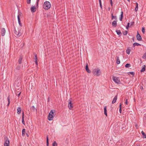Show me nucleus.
<instances>
[{
	"label": "nucleus",
	"instance_id": "25",
	"mask_svg": "<svg viewBox=\"0 0 146 146\" xmlns=\"http://www.w3.org/2000/svg\"><path fill=\"white\" fill-rule=\"evenodd\" d=\"M116 32L118 35H119L121 34V33L120 30H116Z\"/></svg>",
	"mask_w": 146,
	"mask_h": 146
},
{
	"label": "nucleus",
	"instance_id": "31",
	"mask_svg": "<svg viewBox=\"0 0 146 146\" xmlns=\"http://www.w3.org/2000/svg\"><path fill=\"white\" fill-rule=\"evenodd\" d=\"M25 129H23L22 131L23 136H24L25 135Z\"/></svg>",
	"mask_w": 146,
	"mask_h": 146
},
{
	"label": "nucleus",
	"instance_id": "13",
	"mask_svg": "<svg viewBox=\"0 0 146 146\" xmlns=\"http://www.w3.org/2000/svg\"><path fill=\"white\" fill-rule=\"evenodd\" d=\"M117 99V95H116L114 97V98L113 99V100L112 102V104H113L114 103H115L116 102Z\"/></svg>",
	"mask_w": 146,
	"mask_h": 146
},
{
	"label": "nucleus",
	"instance_id": "30",
	"mask_svg": "<svg viewBox=\"0 0 146 146\" xmlns=\"http://www.w3.org/2000/svg\"><path fill=\"white\" fill-rule=\"evenodd\" d=\"M136 6L135 8V11H137L138 9V4L137 3H136Z\"/></svg>",
	"mask_w": 146,
	"mask_h": 146
},
{
	"label": "nucleus",
	"instance_id": "57",
	"mask_svg": "<svg viewBox=\"0 0 146 146\" xmlns=\"http://www.w3.org/2000/svg\"><path fill=\"white\" fill-rule=\"evenodd\" d=\"M26 135H27V137L29 136V134L28 133H26Z\"/></svg>",
	"mask_w": 146,
	"mask_h": 146
},
{
	"label": "nucleus",
	"instance_id": "45",
	"mask_svg": "<svg viewBox=\"0 0 146 146\" xmlns=\"http://www.w3.org/2000/svg\"><path fill=\"white\" fill-rule=\"evenodd\" d=\"M17 17H18V22L19 21H21L20 17H19V15H18Z\"/></svg>",
	"mask_w": 146,
	"mask_h": 146
},
{
	"label": "nucleus",
	"instance_id": "44",
	"mask_svg": "<svg viewBox=\"0 0 146 146\" xmlns=\"http://www.w3.org/2000/svg\"><path fill=\"white\" fill-rule=\"evenodd\" d=\"M134 24V21L131 22V25L130 27H131V26L133 25Z\"/></svg>",
	"mask_w": 146,
	"mask_h": 146
},
{
	"label": "nucleus",
	"instance_id": "38",
	"mask_svg": "<svg viewBox=\"0 0 146 146\" xmlns=\"http://www.w3.org/2000/svg\"><path fill=\"white\" fill-rule=\"evenodd\" d=\"M142 58L144 59H145L146 58V53H144L143 56H142Z\"/></svg>",
	"mask_w": 146,
	"mask_h": 146
},
{
	"label": "nucleus",
	"instance_id": "61",
	"mask_svg": "<svg viewBox=\"0 0 146 146\" xmlns=\"http://www.w3.org/2000/svg\"><path fill=\"white\" fill-rule=\"evenodd\" d=\"M129 2L130 1V0H127Z\"/></svg>",
	"mask_w": 146,
	"mask_h": 146
},
{
	"label": "nucleus",
	"instance_id": "36",
	"mask_svg": "<svg viewBox=\"0 0 146 146\" xmlns=\"http://www.w3.org/2000/svg\"><path fill=\"white\" fill-rule=\"evenodd\" d=\"M142 31L143 34L145 33V27H143L142 28Z\"/></svg>",
	"mask_w": 146,
	"mask_h": 146
},
{
	"label": "nucleus",
	"instance_id": "6",
	"mask_svg": "<svg viewBox=\"0 0 146 146\" xmlns=\"http://www.w3.org/2000/svg\"><path fill=\"white\" fill-rule=\"evenodd\" d=\"M112 79L117 84H120V81L119 79L118 78L113 76L112 77Z\"/></svg>",
	"mask_w": 146,
	"mask_h": 146
},
{
	"label": "nucleus",
	"instance_id": "51",
	"mask_svg": "<svg viewBox=\"0 0 146 146\" xmlns=\"http://www.w3.org/2000/svg\"><path fill=\"white\" fill-rule=\"evenodd\" d=\"M121 108H119V112H120V113H121Z\"/></svg>",
	"mask_w": 146,
	"mask_h": 146
},
{
	"label": "nucleus",
	"instance_id": "11",
	"mask_svg": "<svg viewBox=\"0 0 146 146\" xmlns=\"http://www.w3.org/2000/svg\"><path fill=\"white\" fill-rule=\"evenodd\" d=\"M21 93V92H20V90L19 89H18L16 90L15 92V94L18 97H19L20 95V94Z\"/></svg>",
	"mask_w": 146,
	"mask_h": 146
},
{
	"label": "nucleus",
	"instance_id": "60",
	"mask_svg": "<svg viewBox=\"0 0 146 146\" xmlns=\"http://www.w3.org/2000/svg\"><path fill=\"white\" fill-rule=\"evenodd\" d=\"M136 146H140L139 145H136Z\"/></svg>",
	"mask_w": 146,
	"mask_h": 146
},
{
	"label": "nucleus",
	"instance_id": "56",
	"mask_svg": "<svg viewBox=\"0 0 146 146\" xmlns=\"http://www.w3.org/2000/svg\"><path fill=\"white\" fill-rule=\"evenodd\" d=\"M140 89H142H142H143V87L142 86H141V87Z\"/></svg>",
	"mask_w": 146,
	"mask_h": 146
},
{
	"label": "nucleus",
	"instance_id": "21",
	"mask_svg": "<svg viewBox=\"0 0 146 146\" xmlns=\"http://www.w3.org/2000/svg\"><path fill=\"white\" fill-rule=\"evenodd\" d=\"M141 133L143 135V138H146V134L143 131H142L141 132Z\"/></svg>",
	"mask_w": 146,
	"mask_h": 146
},
{
	"label": "nucleus",
	"instance_id": "59",
	"mask_svg": "<svg viewBox=\"0 0 146 146\" xmlns=\"http://www.w3.org/2000/svg\"><path fill=\"white\" fill-rule=\"evenodd\" d=\"M133 39V42H134V38L133 37L132 38Z\"/></svg>",
	"mask_w": 146,
	"mask_h": 146
},
{
	"label": "nucleus",
	"instance_id": "29",
	"mask_svg": "<svg viewBox=\"0 0 146 146\" xmlns=\"http://www.w3.org/2000/svg\"><path fill=\"white\" fill-rule=\"evenodd\" d=\"M46 143L47 146H49L48 137V135L46 136Z\"/></svg>",
	"mask_w": 146,
	"mask_h": 146
},
{
	"label": "nucleus",
	"instance_id": "23",
	"mask_svg": "<svg viewBox=\"0 0 146 146\" xmlns=\"http://www.w3.org/2000/svg\"><path fill=\"white\" fill-rule=\"evenodd\" d=\"M133 47H134L136 46H141V44L139 43H138L137 42H135L133 44Z\"/></svg>",
	"mask_w": 146,
	"mask_h": 146
},
{
	"label": "nucleus",
	"instance_id": "14",
	"mask_svg": "<svg viewBox=\"0 0 146 146\" xmlns=\"http://www.w3.org/2000/svg\"><path fill=\"white\" fill-rule=\"evenodd\" d=\"M104 114L107 116V106H105L104 108Z\"/></svg>",
	"mask_w": 146,
	"mask_h": 146
},
{
	"label": "nucleus",
	"instance_id": "12",
	"mask_svg": "<svg viewBox=\"0 0 146 146\" xmlns=\"http://www.w3.org/2000/svg\"><path fill=\"white\" fill-rule=\"evenodd\" d=\"M22 123L23 124L25 125V123L24 121V112L23 111L22 115Z\"/></svg>",
	"mask_w": 146,
	"mask_h": 146
},
{
	"label": "nucleus",
	"instance_id": "28",
	"mask_svg": "<svg viewBox=\"0 0 146 146\" xmlns=\"http://www.w3.org/2000/svg\"><path fill=\"white\" fill-rule=\"evenodd\" d=\"M22 57H20L19 59L18 62L19 64H21L22 62Z\"/></svg>",
	"mask_w": 146,
	"mask_h": 146
},
{
	"label": "nucleus",
	"instance_id": "46",
	"mask_svg": "<svg viewBox=\"0 0 146 146\" xmlns=\"http://www.w3.org/2000/svg\"><path fill=\"white\" fill-rule=\"evenodd\" d=\"M31 0H27V3L28 4H29L31 3Z\"/></svg>",
	"mask_w": 146,
	"mask_h": 146
},
{
	"label": "nucleus",
	"instance_id": "62",
	"mask_svg": "<svg viewBox=\"0 0 146 146\" xmlns=\"http://www.w3.org/2000/svg\"><path fill=\"white\" fill-rule=\"evenodd\" d=\"M110 8H109L108 9H109V10H110Z\"/></svg>",
	"mask_w": 146,
	"mask_h": 146
},
{
	"label": "nucleus",
	"instance_id": "42",
	"mask_svg": "<svg viewBox=\"0 0 146 146\" xmlns=\"http://www.w3.org/2000/svg\"><path fill=\"white\" fill-rule=\"evenodd\" d=\"M129 74H130L132 75H133V76L134 75V74H135V73L134 72H130L129 73Z\"/></svg>",
	"mask_w": 146,
	"mask_h": 146
},
{
	"label": "nucleus",
	"instance_id": "40",
	"mask_svg": "<svg viewBox=\"0 0 146 146\" xmlns=\"http://www.w3.org/2000/svg\"><path fill=\"white\" fill-rule=\"evenodd\" d=\"M122 126H123L122 127H121V129H123V130H124V128L125 129V128L124 127L125 126V124L124 123L123 124Z\"/></svg>",
	"mask_w": 146,
	"mask_h": 146
},
{
	"label": "nucleus",
	"instance_id": "20",
	"mask_svg": "<svg viewBox=\"0 0 146 146\" xmlns=\"http://www.w3.org/2000/svg\"><path fill=\"white\" fill-rule=\"evenodd\" d=\"M21 108L20 107L18 108L17 109V113L18 114H19L21 113Z\"/></svg>",
	"mask_w": 146,
	"mask_h": 146
},
{
	"label": "nucleus",
	"instance_id": "10",
	"mask_svg": "<svg viewBox=\"0 0 146 146\" xmlns=\"http://www.w3.org/2000/svg\"><path fill=\"white\" fill-rule=\"evenodd\" d=\"M31 11L32 13H34L36 11V9L35 6H33L31 8Z\"/></svg>",
	"mask_w": 146,
	"mask_h": 146
},
{
	"label": "nucleus",
	"instance_id": "1",
	"mask_svg": "<svg viewBox=\"0 0 146 146\" xmlns=\"http://www.w3.org/2000/svg\"><path fill=\"white\" fill-rule=\"evenodd\" d=\"M51 5L50 3L48 1L44 2L43 5V8L46 10H48L51 7Z\"/></svg>",
	"mask_w": 146,
	"mask_h": 146
},
{
	"label": "nucleus",
	"instance_id": "5",
	"mask_svg": "<svg viewBox=\"0 0 146 146\" xmlns=\"http://www.w3.org/2000/svg\"><path fill=\"white\" fill-rule=\"evenodd\" d=\"M20 68L21 66H17L14 70V72L17 74H20L21 73V71L20 70Z\"/></svg>",
	"mask_w": 146,
	"mask_h": 146
},
{
	"label": "nucleus",
	"instance_id": "41",
	"mask_svg": "<svg viewBox=\"0 0 146 146\" xmlns=\"http://www.w3.org/2000/svg\"><path fill=\"white\" fill-rule=\"evenodd\" d=\"M34 55L35 56V58H34V60H35V61H36V60H37V55L36 54H34Z\"/></svg>",
	"mask_w": 146,
	"mask_h": 146
},
{
	"label": "nucleus",
	"instance_id": "35",
	"mask_svg": "<svg viewBox=\"0 0 146 146\" xmlns=\"http://www.w3.org/2000/svg\"><path fill=\"white\" fill-rule=\"evenodd\" d=\"M86 71L88 73H90L91 72V70L89 69V68H86L85 69Z\"/></svg>",
	"mask_w": 146,
	"mask_h": 146
},
{
	"label": "nucleus",
	"instance_id": "48",
	"mask_svg": "<svg viewBox=\"0 0 146 146\" xmlns=\"http://www.w3.org/2000/svg\"><path fill=\"white\" fill-rule=\"evenodd\" d=\"M88 65L87 63H86V66L85 69L86 68H88Z\"/></svg>",
	"mask_w": 146,
	"mask_h": 146
},
{
	"label": "nucleus",
	"instance_id": "26",
	"mask_svg": "<svg viewBox=\"0 0 146 146\" xmlns=\"http://www.w3.org/2000/svg\"><path fill=\"white\" fill-rule=\"evenodd\" d=\"M117 60L116 61V63L117 64H119L120 63V60L119 59V57L118 56H117Z\"/></svg>",
	"mask_w": 146,
	"mask_h": 146
},
{
	"label": "nucleus",
	"instance_id": "43",
	"mask_svg": "<svg viewBox=\"0 0 146 146\" xmlns=\"http://www.w3.org/2000/svg\"><path fill=\"white\" fill-rule=\"evenodd\" d=\"M110 4L111 5V7L113 6V2H112V0H110Z\"/></svg>",
	"mask_w": 146,
	"mask_h": 146
},
{
	"label": "nucleus",
	"instance_id": "16",
	"mask_svg": "<svg viewBox=\"0 0 146 146\" xmlns=\"http://www.w3.org/2000/svg\"><path fill=\"white\" fill-rule=\"evenodd\" d=\"M112 25L113 27H116L117 26L116 21H114L112 23Z\"/></svg>",
	"mask_w": 146,
	"mask_h": 146
},
{
	"label": "nucleus",
	"instance_id": "2",
	"mask_svg": "<svg viewBox=\"0 0 146 146\" xmlns=\"http://www.w3.org/2000/svg\"><path fill=\"white\" fill-rule=\"evenodd\" d=\"M92 73L94 75L98 76L100 75L101 72L99 68H97L93 70L92 71Z\"/></svg>",
	"mask_w": 146,
	"mask_h": 146
},
{
	"label": "nucleus",
	"instance_id": "37",
	"mask_svg": "<svg viewBox=\"0 0 146 146\" xmlns=\"http://www.w3.org/2000/svg\"><path fill=\"white\" fill-rule=\"evenodd\" d=\"M123 34L124 35H127V31H123Z\"/></svg>",
	"mask_w": 146,
	"mask_h": 146
},
{
	"label": "nucleus",
	"instance_id": "8",
	"mask_svg": "<svg viewBox=\"0 0 146 146\" xmlns=\"http://www.w3.org/2000/svg\"><path fill=\"white\" fill-rule=\"evenodd\" d=\"M137 39L139 41H141L142 38V37L139 33L138 31L137 32V34L136 36Z\"/></svg>",
	"mask_w": 146,
	"mask_h": 146
},
{
	"label": "nucleus",
	"instance_id": "54",
	"mask_svg": "<svg viewBox=\"0 0 146 146\" xmlns=\"http://www.w3.org/2000/svg\"><path fill=\"white\" fill-rule=\"evenodd\" d=\"M121 108V103H120L119 105V108Z\"/></svg>",
	"mask_w": 146,
	"mask_h": 146
},
{
	"label": "nucleus",
	"instance_id": "9",
	"mask_svg": "<svg viewBox=\"0 0 146 146\" xmlns=\"http://www.w3.org/2000/svg\"><path fill=\"white\" fill-rule=\"evenodd\" d=\"M55 116L54 115H52V114H49L48 115V119L49 120L51 121L52 120L53 118Z\"/></svg>",
	"mask_w": 146,
	"mask_h": 146
},
{
	"label": "nucleus",
	"instance_id": "32",
	"mask_svg": "<svg viewBox=\"0 0 146 146\" xmlns=\"http://www.w3.org/2000/svg\"><path fill=\"white\" fill-rule=\"evenodd\" d=\"M55 110H52L50 111L49 114L54 115V113H55Z\"/></svg>",
	"mask_w": 146,
	"mask_h": 146
},
{
	"label": "nucleus",
	"instance_id": "63",
	"mask_svg": "<svg viewBox=\"0 0 146 146\" xmlns=\"http://www.w3.org/2000/svg\"><path fill=\"white\" fill-rule=\"evenodd\" d=\"M20 146H22L21 145Z\"/></svg>",
	"mask_w": 146,
	"mask_h": 146
},
{
	"label": "nucleus",
	"instance_id": "33",
	"mask_svg": "<svg viewBox=\"0 0 146 146\" xmlns=\"http://www.w3.org/2000/svg\"><path fill=\"white\" fill-rule=\"evenodd\" d=\"M125 67L127 68H128L130 67L131 65L130 64L127 63L125 65Z\"/></svg>",
	"mask_w": 146,
	"mask_h": 146
},
{
	"label": "nucleus",
	"instance_id": "15",
	"mask_svg": "<svg viewBox=\"0 0 146 146\" xmlns=\"http://www.w3.org/2000/svg\"><path fill=\"white\" fill-rule=\"evenodd\" d=\"M120 17L119 18V20L120 21H122V20L123 17V11H121V14L120 16Z\"/></svg>",
	"mask_w": 146,
	"mask_h": 146
},
{
	"label": "nucleus",
	"instance_id": "18",
	"mask_svg": "<svg viewBox=\"0 0 146 146\" xmlns=\"http://www.w3.org/2000/svg\"><path fill=\"white\" fill-rule=\"evenodd\" d=\"M5 29L3 28L1 30V35H2L3 36L5 35Z\"/></svg>",
	"mask_w": 146,
	"mask_h": 146
},
{
	"label": "nucleus",
	"instance_id": "50",
	"mask_svg": "<svg viewBox=\"0 0 146 146\" xmlns=\"http://www.w3.org/2000/svg\"><path fill=\"white\" fill-rule=\"evenodd\" d=\"M125 104L126 105H127L128 104V102L127 101V99L125 101Z\"/></svg>",
	"mask_w": 146,
	"mask_h": 146
},
{
	"label": "nucleus",
	"instance_id": "22",
	"mask_svg": "<svg viewBox=\"0 0 146 146\" xmlns=\"http://www.w3.org/2000/svg\"><path fill=\"white\" fill-rule=\"evenodd\" d=\"M31 108L33 111H37V109L36 108H35L34 106H31Z\"/></svg>",
	"mask_w": 146,
	"mask_h": 146
},
{
	"label": "nucleus",
	"instance_id": "39",
	"mask_svg": "<svg viewBox=\"0 0 146 146\" xmlns=\"http://www.w3.org/2000/svg\"><path fill=\"white\" fill-rule=\"evenodd\" d=\"M129 24L130 23H128L127 24V25L126 26V28L127 29H128L129 28V27H130L129 26Z\"/></svg>",
	"mask_w": 146,
	"mask_h": 146
},
{
	"label": "nucleus",
	"instance_id": "53",
	"mask_svg": "<svg viewBox=\"0 0 146 146\" xmlns=\"http://www.w3.org/2000/svg\"><path fill=\"white\" fill-rule=\"evenodd\" d=\"M37 60H36V61H35V63L36 64V65H38V62H37Z\"/></svg>",
	"mask_w": 146,
	"mask_h": 146
},
{
	"label": "nucleus",
	"instance_id": "55",
	"mask_svg": "<svg viewBox=\"0 0 146 146\" xmlns=\"http://www.w3.org/2000/svg\"><path fill=\"white\" fill-rule=\"evenodd\" d=\"M99 3H102L101 0H99Z\"/></svg>",
	"mask_w": 146,
	"mask_h": 146
},
{
	"label": "nucleus",
	"instance_id": "17",
	"mask_svg": "<svg viewBox=\"0 0 146 146\" xmlns=\"http://www.w3.org/2000/svg\"><path fill=\"white\" fill-rule=\"evenodd\" d=\"M131 51V49L130 47H128L126 50V53L129 54Z\"/></svg>",
	"mask_w": 146,
	"mask_h": 146
},
{
	"label": "nucleus",
	"instance_id": "47",
	"mask_svg": "<svg viewBox=\"0 0 146 146\" xmlns=\"http://www.w3.org/2000/svg\"><path fill=\"white\" fill-rule=\"evenodd\" d=\"M100 4V7L101 8V9H102V3H99Z\"/></svg>",
	"mask_w": 146,
	"mask_h": 146
},
{
	"label": "nucleus",
	"instance_id": "24",
	"mask_svg": "<svg viewBox=\"0 0 146 146\" xmlns=\"http://www.w3.org/2000/svg\"><path fill=\"white\" fill-rule=\"evenodd\" d=\"M7 100L8 102V103L7 105V106H8L10 104V95H9L7 97Z\"/></svg>",
	"mask_w": 146,
	"mask_h": 146
},
{
	"label": "nucleus",
	"instance_id": "52",
	"mask_svg": "<svg viewBox=\"0 0 146 146\" xmlns=\"http://www.w3.org/2000/svg\"><path fill=\"white\" fill-rule=\"evenodd\" d=\"M39 1V0H37V2L36 3V7H37L38 5V3Z\"/></svg>",
	"mask_w": 146,
	"mask_h": 146
},
{
	"label": "nucleus",
	"instance_id": "34",
	"mask_svg": "<svg viewBox=\"0 0 146 146\" xmlns=\"http://www.w3.org/2000/svg\"><path fill=\"white\" fill-rule=\"evenodd\" d=\"M52 146H57V144L55 141H54L52 143Z\"/></svg>",
	"mask_w": 146,
	"mask_h": 146
},
{
	"label": "nucleus",
	"instance_id": "19",
	"mask_svg": "<svg viewBox=\"0 0 146 146\" xmlns=\"http://www.w3.org/2000/svg\"><path fill=\"white\" fill-rule=\"evenodd\" d=\"M146 69V66L145 65H144L143 66V67L142 68V69L141 70V72H144L145 70Z\"/></svg>",
	"mask_w": 146,
	"mask_h": 146
},
{
	"label": "nucleus",
	"instance_id": "4",
	"mask_svg": "<svg viewBox=\"0 0 146 146\" xmlns=\"http://www.w3.org/2000/svg\"><path fill=\"white\" fill-rule=\"evenodd\" d=\"M14 33L18 37L20 36L21 35V29L20 30H16L15 27L14 26Z\"/></svg>",
	"mask_w": 146,
	"mask_h": 146
},
{
	"label": "nucleus",
	"instance_id": "27",
	"mask_svg": "<svg viewBox=\"0 0 146 146\" xmlns=\"http://www.w3.org/2000/svg\"><path fill=\"white\" fill-rule=\"evenodd\" d=\"M111 19L112 20H113L114 19H115V20L117 19V17L116 16H113V13L111 14Z\"/></svg>",
	"mask_w": 146,
	"mask_h": 146
},
{
	"label": "nucleus",
	"instance_id": "7",
	"mask_svg": "<svg viewBox=\"0 0 146 146\" xmlns=\"http://www.w3.org/2000/svg\"><path fill=\"white\" fill-rule=\"evenodd\" d=\"M71 99L70 98L69 100V103L68 106V107L69 108V109H71L73 107V104L72 103Z\"/></svg>",
	"mask_w": 146,
	"mask_h": 146
},
{
	"label": "nucleus",
	"instance_id": "58",
	"mask_svg": "<svg viewBox=\"0 0 146 146\" xmlns=\"http://www.w3.org/2000/svg\"><path fill=\"white\" fill-rule=\"evenodd\" d=\"M21 13H19V15H19H19H21Z\"/></svg>",
	"mask_w": 146,
	"mask_h": 146
},
{
	"label": "nucleus",
	"instance_id": "3",
	"mask_svg": "<svg viewBox=\"0 0 146 146\" xmlns=\"http://www.w3.org/2000/svg\"><path fill=\"white\" fill-rule=\"evenodd\" d=\"M4 146H9L10 142L8 138L5 136L4 137Z\"/></svg>",
	"mask_w": 146,
	"mask_h": 146
},
{
	"label": "nucleus",
	"instance_id": "49",
	"mask_svg": "<svg viewBox=\"0 0 146 146\" xmlns=\"http://www.w3.org/2000/svg\"><path fill=\"white\" fill-rule=\"evenodd\" d=\"M18 23H19V25L20 26V27H21L22 24L21 23V21H19Z\"/></svg>",
	"mask_w": 146,
	"mask_h": 146
}]
</instances>
